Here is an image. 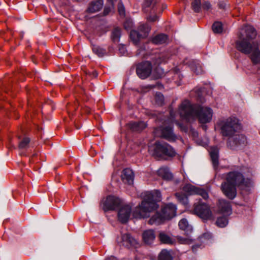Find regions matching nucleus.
<instances>
[{
	"label": "nucleus",
	"instance_id": "24",
	"mask_svg": "<svg viewBox=\"0 0 260 260\" xmlns=\"http://www.w3.org/2000/svg\"><path fill=\"white\" fill-rule=\"evenodd\" d=\"M146 124L143 121L132 122L129 123V128L133 131L140 132L146 127Z\"/></svg>",
	"mask_w": 260,
	"mask_h": 260
},
{
	"label": "nucleus",
	"instance_id": "30",
	"mask_svg": "<svg viewBox=\"0 0 260 260\" xmlns=\"http://www.w3.org/2000/svg\"><path fill=\"white\" fill-rule=\"evenodd\" d=\"M93 52L99 57H103L106 54V50L99 46L93 45L92 46Z\"/></svg>",
	"mask_w": 260,
	"mask_h": 260
},
{
	"label": "nucleus",
	"instance_id": "7",
	"mask_svg": "<svg viewBox=\"0 0 260 260\" xmlns=\"http://www.w3.org/2000/svg\"><path fill=\"white\" fill-rule=\"evenodd\" d=\"M150 30V27L147 24H141L138 30H133L130 33V38L135 45H137L139 41L146 37Z\"/></svg>",
	"mask_w": 260,
	"mask_h": 260
},
{
	"label": "nucleus",
	"instance_id": "42",
	"mask_svg": "<svg viewBox=\"0 0 260 260\" xmlns=\"http://www.w3.org/2000/svg\"><path fill=\"white\" fill-rule=\"evenodd\" d=\"M164 59L160 58L159 56L156 57L155 58H152V62L154 65H158L164 61Z\"/></svg>",
	"mask_w": 260,
	"mask_h": 260
},
{
	"label": "nucleus",
	"instance_id": "19",
	"mask_svg": "<svg viewBox=\"0 0 260 260\" xmlns=\"http://www.w3.org/2000/svg\"><path fill=\"white\" fill-rule=\"evenodd\" d=\"M121 244L125 247H129L131 246H134L137 244V241L133 238L130 234H125L121 236Z\"/></svg>",
	"mask_w": 260,
	"mask_h": 260
},
{
	"label": "nucleus",
	"instance_id": "9",
	"mask_svg": "<svg viewBox=\"0 0 260 260\" xmlns=\"http://www.w3.org/2000/svg\"><path fill=\"white\" fill-rule=\"evenodd\" d=\"M194 213L204 220L211 219L213 217L212 212L208 205L205 203H198L194 204Z\"/></svg>",
	"mask_w": 260,
	"mask_h": 260
},
{
	"label": "nucleus",
	"instance_id": "49",
	"mask_svg": "<svg viewBox=\"0 0 260 260\" xmlns=\"http://www.w3.org/2000/svg\"><path fill=\"white\" fill-rule=\"evenodd\" d=\"M179 70L177 69H175L173 70V72H174L175 73V76H177L178 77H180V75L179 74Z\"/></svg>",
	"mask_w": 260,
	"mask_h": 260
},
{
	"label": "nucleus",
	"instance_id": "54",
	"mask_svg": "<svg viewBox=\"0 0 260 260\" xmlns=\"http://www.w3.org/2000/svg\"><path fill=\"white\" fill-rule=\"evenodd\" d=\"M151 149H152V147L149 148V151H151Z\"/></svg>",
	"mask_w": 260,
	"mask_h": 260
},
{
	"label": "nucleus",
	"instance_id": "15",
	"mask_svg": "<svg viewBox=\"0 0 260 260\" xmlns=\"http://www.w3.org/2000/svg\"><path fill=\"white\" fill-rule=\"evenodd\" d=\"M161 131L160 137L170 142H174L179 138V136L175 135L171 126H164L159 128Z\"/></svg>",
	"mask_w": 260,
	"mask_h": 260
},
{
	"label": "nucleus",
	"instance_id": "34",
	"mask_svg": "<svg viewBox=\"0 0 260 260\" xmlns=\"http://www.w3.org/2000/svg\"><path fill=\"white\" fill-rule=\"evenodd\" d=\"M175 196L178 201L181 203L183 205L187 204L188 198L185 195L178 192L175 193Z\"/></svg>",
	"mask_w": 260,
	"mask_h": 260
},
{
	"label": "nucleus",
	"instance_id": "8",
	"mask_svg": "<svg viewBox=\"0 0 260 260\" xmlns=\"http://www.w3.org/2000/svg\"><path fill=\"white\" fill-rule=\"evenodd\" d=\"M152 154L156 156H160L162 154L173 156L175 155V151L169 144L166 143L156 142Z\"/></svg>",
	"mask_w": 260,
	"mask_h": 260
},
{
	"label": "nucleus",
	"instance_id": "4",
	"mask_svg": "<svg viewBox=\"0 0 260 260\" xmlns=\"http://www.w3.org/2000/svg\"><path fill=\"white\" fill-rule=\"evenodd\" d=\"M143 199L141 204L135 208L133 212L135 218H145L149 216L150 213L158 208L157 202L161 200V193L159 190L145 191L141 194Z\"/></svg>",
	"mask_w": 260,
	"mask_h": 260
},
{
	"label": "nucleus",
	"instance_id": "53",
	"mask_svg": "<svg viewBox=\"0 0 260 260\" xmlns=\"http://www.w3.org/2000/svg\"><path fill=\"white\" fill-rule=\"evenodd\" d=\"M140 53H141V52H140V51H139V52L137 53V55H139Z\"/></svg>",
	"mask_w": 260,
	"mask_h": 260
},
{
	"label": "nucleus",
	"instance_id": "41",
	"mask_svg": "<svg viewBox=\"0 0 260 260\" xmlns=\"http://www.w3.org/2000/svg\"><path fill=\"white\" fill-rule=\"evenodd\" d=\"M212 238V234L210 233H204L200 238V240L203 242L204 240H209Z\"/></svg>",
	"mask_w": 260,
	"mask_h": 260
},
{
	"label": "nucleus",
	"instance_id": "44",
	"mask_svg": "<svg viewBox=\"0 0 260 260\" xmlns=\"http://www.w3.org/2000/svg\"><path fill=\"white\" fill-rule=\"evenodd\" d=\"M202 7L204 9L208 10L211 9V5L208 2H205L202 5Z\"/></svg>",
	"mask_w": 260,
	"mask_h": 260
},
{
	"label": "nucleus",
	"instance_id": "40",
	"mask_svg": "<svg viewBox=\"0 0 260 260\" xmlns=\"http://www.w3.org/2000/svg\"><path fill=\"white\" fill-rule=\"evenodd\" d=\"M118 11L119 14L121 16H123L125 14V9L123 4L120 2L118 5Z\"/></svg>",
	"mask_w": 260,
	"mask_h": 260
},
{
	"label": "nucleus",
	"instance_id": "26",
	"mask_svg": "<svg viewBox=\"0 0 260 260\" xmlns=\"http://www.w3.org/2000/svg\"><path fill=\"white\" fill-rule=\"evenodd\" d=\"M191 69L196 74H201L203 72L202 67L198 60H193L190 64Z\"/></svg>",
	"mask_w": 260,
	"mask_h": 260
},
{
	"label": "nucleus",
	"instance_id": "5",
	"mask_svg": "<svg viewBox=\"0 0 260 260\" xmlns=\"http://www.w3.org/2000/svg\"><path fill=\"white\" fill-rule=\"evenodd\" d=\"M177 207L175 204L170 203L161 208V212H156L149 220L148 223L151 225H159L166 220H169L176 214Z\"/></svg>",
	"mask_w": 260,
	"mask_h": 260
},
{
	"label": "nucleus",
	"instance_id": "10",
	"mask_svg": "<svg viewBox=\"0 0 260 260\" xmlns=\"http://www.w3.org/2000/svg\"><path fill=\"white\" fill-rule=\"evenodd\" d=\"M152 69L151 62L148 61L142 62L137 67V74L141 79H145L150 76Z\"/></svg>",
	"mask_w": 260,
	"mask_h": 260
},
{
	"label": "nucleus",
	"instance_id": "36",
	"mask_svg": "<svg viewBox=\"0 0 260 260\" xmlns=\"http://www.w3.org/2000/svg\"><path fill=\"white\" fill-rule=\"evenodd\" d=\"M30 139L28 138H23L19 143V148L21 149H26L28 147Z\"/></svg>",
	"mask_w": 260,
	"mask_h": 260
},
{
	"label": "nucleus",
	"instance_id": "6",
	"mask_svg": "<svg viewBox=\"0 0 260 260\" xmlns=\"http://www.w3.org/2000/svg\"><path fill=\"white\" fill-rule=\"evenodd\" d=\"M221 133L223 136H234L235 133L241 129L238 120L234 117H229L222 120L220 123Z\"/></svg>",
	"mask_w": 260,
	"mask_h": 260
},
{
	"label": "nucleus",
	"instance_id": "52",
	"mask_svg": "<svg viewBox=\"0 0 260 260\" xmlns=\"http://www.w3.org/2000/svg\"><path fill=\"white\" fill-rule=\"evenodd\" d=\"M145 5L147 6H149V5H150V4L149 3H148V2H146V3H145Z\"/></svg>",
	"mask_w": 260,
	"mask_h": 260
},
{
	"label": "nucleus",
	"instance_id": "1",
	"mask_svg": "<svg viewBox=\"0 0 260 260\" xmlns=\"http://www.w3.org/2000/svg\"><path fill=\"white\" fill-rule=\"evenodd\" d=\"M256 36L255 29L250 25L243 27L238 35V40L236 42V48L242 53L248 55L254 64L260 63V42L251 40Z\"/></svg>",
	"mask_w": 260,
	"mask_h": 260
},
{
	"label": "nucleus",
	"instance_id": "45",
	"mask_svg": "<svg viewBox=\"0 0 260 260\" xmlns=\"http://www.w3.org/2000/svg\"><path fill=\"white\" fill-rule=\"evenodd\" d=\"M111 5V6L110 7H105L104 10V15H108L110 11H111L112 9H113V5Z\"/></svg>",
	"mask_w": 260,
	"mask_h": 260
},
{
	"label": "nucleus",
	"instance_id": "32",
	"mask_svg": "<svg viewBox=\"0 0 260 260\" xmlns=\"http://www.w3.org/2000/svg\"><path fill=\"white\" fill-rule=\"evenodd\" d=\"M121 36V30L119 28H115L112 32V39L114 42H119Z\"/></svg>",
	"mask_w": 260,
	"mask_h": 260
},
{
	"label": "nucleus",
	"instance_id": "28",
	"mask_svg": "<svg viewBox=\"0 0 260 260\" xmlns=\"http://www.w3.org/2000/svg\"><path fill=\"white\" fill-rule=\"evenodd\" d=\"M168 37L164 34L158 35L152 39V42L156 44H161L167 42Z\"/></svg>",
	"mask_w": 260,
	"mask_h": 260
},
{
	"label": "nucleus",
	"instance_id": "38",
	"mask_svg": "<svg viewBox=\"0 0 260 260\" xmlns=\"http://www.w3.org/2000/svg\"><path fill=\"white\" fill-rule=\"evenodd\" d=\"M169 123H175L176 124H177L180 128H182L183 125L179 122H178L177 121L175 120V114L173 112H170V117L169 118V120H168Z\"/></svg>",
	"mask_w": 260,
	"mask_h": 260
},
{
	"label": "nucleus",
	"instance_id": "11",
	"mask_svg": "<svg viewBox=\"0 0 260 260\" xmlns=\"http://www.w3.org/2000/svg\"><path fill=\"white\" fill-rule=\"evenodd\" d=\"M247 144L246 138L242 134L235 135L230 139L229 144L233 149H241Z\"/></svg>",
	"mask_w": 260,
	"mask_h": 260
},
{
	"label": "nucleus",
	"instance_id": "18",
	"mask_svg": "<svg viewBox=\"0 0 260 260\" xmlns=\"http://www.w3.org/2000/svg\"><path fill=\"white\" fill-rule=\"evenodd\" d=\"M158 238L162 243L171 245L176 244V240L175 237H171L164 232H160Z\"/></svg>",
	"mask_w": 260,
	"mask_h": 260
},
{
	"label": "nucleus",
	"instance_id": "37",
	"mask_svg": "<svg viewBox=\"0 0 260 260\" xmlns=\"http://www.w3.org/2000/svg\"><path fill=\"white\" fill-rule=\"evenodd\" d=\"M201 0H193L191 3V7L196 12H199L201 9Z\"/></svg>",
	"mask_w": 260,
	"mask_h": 260
},
{
	"label": "nucleus",
	"instance_id": "39",
	"mask_svg": "<svg viewBox=\"0 0 260 260\" xmlns=\"http://www.w3.org/2000/svg\"><path fill=\"white\" fill-rule=\"evenodd\" d=\"M155 101L157 104L161 105L164 102V96L161 93H157L155 96Z\"/></svg>",
	"mask_w": 260,
	"mask_h": 260
},
{
	"label": "nucleus",
	"instance_id": "47",
	"mask_svg": "<svg viewBox=\"0 0 260 260\" xmlns=\"http://www.w3.org/2000/svg\"><path fill=\"white\" fill-rule=\"evenodd\" d=\"M202 246L201 244H194L192 246V250L193 252H196L198 248H201Z\"/></svg>",
	"mask_w": 260,
	"mask_h": 260
},
{
	"label": "nucleus",
	"instance_id": "46",
	"mask_svg": "<svg viewBox=\"0 0 260 260\" xmlns=\"http://www.w3.org/2000/svg\"><path fill=\"white\" fill-rule=\"evenodd\" d=\"M157 19V17L154 15L153 16H149L147 17V19L150 22L155 21Z\"/></svg>",
	"mask_w": 260,
	"mask_h": 260
},
{
	"label": "nucleus",
	"instance_id": "16",
	"mask_svg": "<svg viewBox=\"0 0 260 260\" xmlns=\"http://www.w3.org/2000/svg\"><path fill=\"white\" fill-rule=\"evenodd\" d=\"M104 5L103 0H94L91 2L88 6L87 12L89 13H94L100 11Z\"/></svg>",
	"mask_w": 260,
	"mask_h": 260
},
{
	"label": "nucleus",
	"instance_id": "13",
	"mask_svg": "<svg viewBox=\"0 0 260 260\" xmlns=\"http://www.w3.org/2000/svg\"><path fill=\"white\" fill-rule=\"evenodd\" d=\"M122 203L118 198L109 196L103 202V209L105 211L114 210L118 207H120Z\"/></svg>",
	"mask_w": 260,
	"mask_h": 260
},
{
	"label": "nucleus",
	"instance_id": "12",
	"mask_svg": "<svg viewBox=\"0 0 260 260\" xmlns=\"http://www.w3.org/2000/svg\"><path fill=\"white\" fill-rule=\"evenodd\" d=\"M182 190L187 195L199 194L205 199L208 198V193L205 190L196 187L189 183L185 184L183 187Z\"/></svg>",
	"mask_w": 260,
	"mask_h": 260
},
{
	"label": "nucleus",
	"instance_id": "51",
	"mask_svg": "<svg viewBox=\"0 0 260 260\" xmlns=\"http://www.w3.org/2000/svg\"><path fill=\"white\" fill-rule=\"evenodd\" d=\"M116 1V0H109V2H110V3H111V4H112V5H113V4L114 2V1Z\"/></svg>",
	"mask_w": 260,
	"mask_h": 260
},
{
	"label": "nucleus",
	"instance_id": "33",
	"mask_svg": "<svg viewBox=\"0 0 260 260\" xmlns=\"http://www.w3.org/2000/svg\"><path fill=\"white\" fill-rule=\"evenodd\" d=\"M175 196L178 201L181 203L183 205L187 204L188 198L185 195L178 192L175 193Z\"/></svg>",
	"mask_w": 260,
	"mask_h": 260
},
{
	"label": "nucleus",
	"instance_id": "29",
	"mask_svg": "<svg viewBox=\"0 0 260 260\" xmlns=\"http://www.w3.org/2000/svg\"><path fill=\"white\" fill-rule=\"evenodd\" d=\"M176 241L180 244H191L193 242V239L190 237H183L182 236H177L175 237Z\"/></svg>",
	"mask_w": 260,
	"mask_h": 260
},
{
	"label": "nucleus",
	"instance_id": "43",
	"mask_svg": "<svg viewBox=\"0 0 260 260\" xmlns=\"http://www.w3.org/2000/svg\"><path fill=\"white\" fill-rule=\"evenodd\" d=\"M119 52L122 55H124L126 54V49L124 45H120L119 47Z\"/></svg>",
	"mask_w": 260,
	"mask_h": 260
},
{
	"label": "nucleus",
	"instance_id": "21",
	"mask_svg": "<svg viewBox=\"0 0 260 260\" xmlns=\"http://www.w3.org/2000/svg\"><path fill=\"white\" fill-rule=\"evenodd\" d=\"M134 174L133 171L129 169H125L123 171L122 179L123 181L128 184L133 183Z\"/></svg>",
	"mask_w": 260,
	"mask_h": 260
},
{
	"label": "nucleus",
	"instance_id": "22",
	"mask_svg": "<svg viewBox=\"0 0 260 260\" xmlns=\"http://www.w3.org/2000/svg\"><path fill=\"white\" fill-rule=\"evenodd\" d=\"M179 228L185 232L186 235L190 234L192 231V226L188 224V222L185 218H183L180 220L178 223Z\"/></svg>",
	"mask_w": 260,
	"mask_h": 260
},
{
	"label": "nucleus",
	"instance_id": "35",
	"mask_svg": "<svg viewBox=\"0 0 260 260\" xmlns=\"http://www.w3.org/2000/svg\"><path fill=\"white\" fill-rule=\"evenodd\" d=\"M212 29L214 33H220L222 31V25L220 22H215L212 25Z\"/></svg>",
	"mask_w": 260,
	"mask_h": 260
},
{
	"label": "nucleus",
	"instance_id": "25",
	"mask_svg": "<svg viewBox=\"0 0 260 260\" xmlns=\"http://www.w3.org/2000/svg\"><path fill=\"white\" fill-rule=\"evenodd\" d=\"M157 173L160 177L167 180H171L173 177L172 173L170 172L169 170L166 168H160L158 170Z\"/></svg>",
	"mask_w": 260,
	"mask_h": 260
},
{
	"label": "nucleus",
	"instance_id": "48",
	"mask_svg": "<svg viewBox=\"0 0 260 260\" xmlns=\"http://www.w3.org/2000/svg\"><path fill=\"white\" fill-rule=\"evenodd\" d=\"M218 5H219V7L221 9H224L226 6V4L223 2L219 3Z\"/></svg>",
	"mask_w": 260,
	"mask_h": 260
},
{
	"label": "nucleus",
	"instance_id": "2",
	"mask_svg": "<svg viewBox=\"0 0 260 260\" xmlns=\"http://www.w3.org/2000/svg\"><path fill=\"white\" fill-rule=\"evenodd\" d=\"M246 174L243 171H233L223 174L224 180L220 185V189L223 194L231 200L237 196V188L249 186L251 180L248 177L251 173Z\"/></svg>",
	"mask_w": 260,
	"mask_h": 260
},
{
	"label": "nucleus",
	"instance_id": "50",
	"mask_svg": "<svg viewBox=\"0 0 260 260\" xmlns=\"http://www.w3.org/2000/svg\"><path fill=\"white\" fill-rule=\"evenodd\" d=\"M106 260H117V258L113 256H111L110 257L107 258Z\"/></svg>",
	"mask_w": 260,
	"mask_h": 260
},
{
	"label": "nucleus",
	"instance_id": "31",
	"mask_svg": "<svg viewBox=\"0 0 260 260\" xmlns=\"http://www.w3.org/2000/svg\"><path fill=\"white\" fill-rule=\"evenodd\" d=\"M216 224L219 228H224L228 225V219L225 216L218 218L216 221Z\"/></svg>",
	"mask_w": 260,
	"mask_h": 260
},
{
	"label": "nucleus",
	"instance_id": "27",
	"mask_svg": "<svg viewBox=\"0 0 260 260\" xmlns=\"http://www.w3.org/2000/svg\"><path fill=\"white\" fill-rule=\"evenodd\" d=\"M158 258L159 260H173V256L170 251L163 249L160 252Z\"/></svg>",
	"mask_w": 260,
	"mask_h": 260
},
{
	"label": "nucleus",
	"instance_id": "17",
	"mask_svg": "<svg viewBox=\"0 0 260 260\" xmlns=\"http://www.w3.org/2000/svg\"><path fill=\"white\" fill-rule=\"evenodd\" d=\"M219 211L226 215H230L232 213V208L229 202L224 200L219 201L218 204Z\"/></svg>",
	"mask_w": 260,
	"mask_h": 260
},
{
	"label": "nucleus",
	"instance_id": "3",
	"mask_svg": "<svg viewBox=\"0 0 260 260\" xmlns=\"http://www.w3.org/2000/svg\"><path fill=\"white\" fill-rule=\"evenodd\" d=\"M180 117L190 121L198 118L202 123L210 122L212 118L213 111L208 107H203L191 104L188 100L184 101L179 108Z\"/></svg>",
	"mask_w": 260,
	"mask_h": 260
},
{
	"label": "nucleus",
	"instance_id": "14",
	"mask_svg": "<svg viewBox=\"0 0 260 260\" xmlns=\"http://www.w3.org/2000/svg\"><path fill=\"white\" fill-rule=\"evenodd\" d=\"M132 214V207L127 204H121L118 211V220L122 223H126L130 218Z\"/></svg>",
	"mask_w": 260,
	"mask_h": 260
},
{
	"label": "nucleus",
	"instance_id": "23",
	"mask_svg": "<svg viewBox=\"0 0 260 260\" xmlns=\"http://www.w3.org/2000/svg\"><path fill=\"white\" fill-rule=\"evenodd\" d=\"M214 168L218 165V149L216 147H211L209 150Z\"/></svg>",
	"mask_w": 260,
	"mask_h": 260
},
{
	"label": "nucleus",
	"instance_id": "20",
	"mask_svg": "<svg viewBox=\"0 0 260 260\" xmlns=\"http://www.w3.org/2000/svg\"><path fill=\"white\" fill-rule=\"evenodd\" d=\"M143 238L146 244L150 245L153 243L155 239V235L154 231L149 230L144 231L143 234Z\"/></svg>",
	"mask_w": 260,
	"mask_h": 260
}]
</instances>
